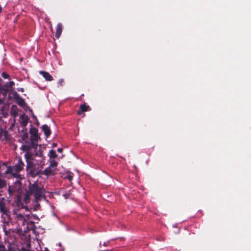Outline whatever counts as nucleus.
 Returning <instances> with one entry per match:
<instances>
[{
    "mask_svg": "<svg viewBox=\"0 0 251 251\" xmlns=\"http://www.w3.org/2000/svg\"><path fill=\"white\" fill-rule=\"evenodd\" d=\"M20 118H22V125L23 126H25L27 124L28 120L27 119H24L23 116H21Z\"/></svg>",
    "mask_w": 251,
    "mask_h": 251,
    "instance_id": "aec40b11",
    "label": "nucleus"
},
{
    "mask_svg": "<svg viewBox=\"0 0 251 251\" xmlns=\"http://www.w3.org/2000/svg\"><path fill=\"white\" fill-rule=\"evenodd\" d=\"M3 231L4 232L5 234L6 235H8L9 233L10 232V230L9 229V230H7V229H6V227H5V226L4 225L3 226Z\"/></svg>",
    "mask_w": 251,
    "mask_h": 251,
    "instance_id": "b1692460",
    "label": "nucleus"
},
{
    "mask_svg": "<svg viewBox=\"0 0 251 251\" xmlns=\"http://www.w3.org/2000/svg\"><path fill=\"white\" fill-rule=\"evenodd\" d=\"M6 185L5 182L2 179L0 178V188H3Z\"/></svg>",
    "mask_w": 251,
    "mask_h": 251,
    "instance_id": "4be33fe9",
    "label": "nucleus"
},
{
    "mask_svg": "<svg viewBox=\"0 0 251 251\" xmlns=\"http://www.w3.org/2000/svg\"><path fill=\"white\" fill-rule=\"evenodd\" d=\"M17 205V207H15L13 210V214L15 215V219L17 221L19 226H21L24 227L25 232L26 230H29L28 225L29 222V215L24 213V206L23 204L19 198L17 199L16 201Z\"/></svg>",
    "mask_w": 251,
    "mask_h": 251,
    "instance_id": "f257e3e1",
    "label": "nucleus"
},
{
    "mask_svg": "<svg viewBox=\"0 0 251 251\" xmlns=\"http://www.w3.org/2000/svg\"><path fill=\"white\" fill-rule=\"evenodd\" d=\"M64 83V80L63 79H60L59 80L58 83L60 85L62 86L63 85V83Z\"/></svg>",
    "mask_w": 251,
    "mask_h": 251,
    "instance_id": "c85d7f7f",
    "label": "nucleus"
},
{
    "mask_svg": "<svg viewBox=\"0 0 251 251\" xmlns=\"http://www.w3.org/2000/svg\"><path fill=\"white\" fill-rule=\"evenodd\" d=\"M27 191L28 194L34 195L36 202L41 201L42 198L45 197V190L36 182L32 184L29 182Z\"/></svg>",
    "mask_w": 251,
    "mask_h": 251,
    "instance_id": "7ed1b4c3",
    "label": "nucleus"
},
{
    "mask_svg": "<svg viewBox=\"0 0 251 251\" xmlns=\"http://www.w3.org/2000/svg\"><path fill=\"white\" fill-rule=\"evenodd\" d=\"M1 75L4 78H8L9 77V75L5 72H3L2 74H1Z\"/></svg>",
    "mask_w": 251,
    "mask_h": 251,
    "instance_id": "393cba45",
    "label": "nucleus"
},
{
    "mask_svg": "<svg viewBox=\"0 0 251 251\" xmlns=\"http://www.w3.org/2000/svg\"><path fill=\"white\" fill-rule=\"evenodd\" d=\"M55 170V169L49 166L44 170L43 174L46 176L53 175Z\"/></svg>",
    "mask_w": 251,
    "mask_h": 251,
    "instance_id": "9d476101",
    "label": "nucleus"
},
{
    "mask_svg": "<svg viewBox=\"0 0 251 251\" xmlns=\"http://www.w3.org/2000/svg\"><path fill=\"white\" fill-rule=\"evenodd\" d=\"M39 73L42 75L46 80L50 81L53 80V77L48 72L44 71H41L39 72Z\"/></svg>",
    "mask_w": 251,
    "mask_h": 251,
    "instance_id": "1a4fd4ad",
    "label": "nucleus"
},
{
    "mask_svg": "<svg viewBox=\"0 0 251 251\" xmlns=\"http://www.w3.org/2000/svg\"><path fill=\"white\" fill-rule=\"evenodd\" d=\"M13 114H14V116H15L17 115V112H16V111H14V112H13Z\"/></svg>",
    "mask_w": 251,
    "mask_h": 251,
    "instance_id": "f704fd0d",
    "label": "nucleus"
},
{
    "mask_svg": "<svg viewBox=\"0 0 251 251\" xmlns=\"http://www.w3.org/2000/svg\"><path fill=\"white\" fill-rule=\"evenodd\" d=\"M31 153L26 152L25 157L26 159L27 165L26 169L32 177H35L40 174V171L36 168L35 164L33 162V158L31 157Z\"/></svg>",
    "mask_w": 251,
    "mask_h": 251,
    "instance_id": "20e7f679",
    "label": "nucleus"
},
{
    "mask_svg": "<svg viewBox=\"0 0 251 251\" xmlns=\"http://www.w3.org/2000/svg\"><path fill=\"white\" fill-rule=\"evenodd\" d=\"M49 156L50 158H55L57 157V154L55 151L53 150H51L50 151Z\"/></svg>",
    "mask_w": 251,
    "mask_h": 251,
    "instance_id": "f3484780",
    "label": "nucleus"
},
{
    "mask_svg": "<svg viewBox=\"0 0 251 251\" xmlns=\"http://www.w3.org/2000/svg\"><path fill=\"white\" fill-rule=\"evenodd\" d=\"M7 131L0 127V139H5L7 137Z\"/></svg>",
    "mask_w": 251,
    "mask_h": 251,
    "instance_id": "4468645a",
    "label": "nucleus"
},
{
    "mask_svg": "<svg viewBox=\"0 0 251 251\" xmlns=\"http://www.w3.org/2000/svg\"><path fill=\"white\" fill-rule=\"evenodd\" d=\"M30 195V194H28V191L27 190L26 193L25 194L24 199V201L25 203L29 202Z\"/></svg>",
    "mask_w": 251,
    "mask_h": 251,
    "instance_id": "6ab92c4d",
    "label": "nucleus"
},
{
    "mask_svg": "<svg viewBox=\"0 0 251 251\" xmlns=\"http://www.w3.org/2000/svg\"><path fill=\"white\" fill-rule=\"evenodd\" d=\"M63 151V149L62 148H58L57 149V151L59 153H61Z\"/></svg>",
    "mask_w": 251,
    "mask_h": 251,
    "instance_id": "7c9ffc66",
    "label": "nucleus"
},
{
    "mask_svg": "<svg viewBox=\"0 0 251 251\" xmlns=\"http://www.w3.org/2000/svg\"><path fill=\"white\" fill-rule=\"evenodd\" d=\"M62 32V25L61 23H58L56 26V31L55 35L57 39H59Z\"/></svg>",
    "mask_w": 251,
    "mask_h": 251,
    "instance_id": "ddd939ff",
    "label": "nucleus"
},
{
    "mask_svg": "<svg viewBox=\"0 0 251 251\" xmlns=\"http://www.w3.org/2000/svg\"><path fill=\"white\" fill-rule=\"evenodd\" d=\"M38 147H36V148H31L30 149V153L31 154V158H33V156H38L39 157H42L43 156V151L40 150V148H41V147L39 146V150L38 151H37V149H38Z\"/></svg>",
    "mask_w": 251,
    "mask_h": 251,
    "instance_id": "0eeeda50",
    "label": "nucleus"
},
{
    "mask_svg": "<svg viewBox=\"0 0 251 251\" xmlns=\"http://www.w3.org/2000/svg\"><path fill=\"white\" fill-rule=\"evenodd\" d=\"M56 146H57V144H56V143H53V144H52V147H53V148H54V147H56Z\"/></svg>",
    "mask_w": 251,
    "mask_h": 251,
    "instance_id": "473e14b6",
    "label": "nucleus"
},
{
    "mask_svg": "<svg viewBox=\"0 0 251 251\" xmlns=\"http://www.w3.org/2000/svg\"><path fill=\"white\" fill-rule=\"evenodd\" d=\"M38 129L35 127H32L30 129V142L28 145L22 146L21 149L23 151L30 153V150L31 148H34L38 146L37 143L40 137L38 135Z\"/></svg>",
    "mask_w": 251,
    "mask_h": 251,
    "instance_id": "f03ea898",
    "label": "nucleus"
},
{
    "mask_svg": "<svg viewBox=\"0 0 251 251\" xmlns=\"http://www.w3.org/2000/svg\"><path fill=\"white\" fill-rule=\"evenodd\" d=\"M42 131L46 137H49L51 134V131L50 127L47 125H44L41 127Z\"/></svg>",
    "mask_w": 251,
    "mask_h": 251,
    "instance_id": "f8f14e48",
    "label": "nucleus"
},
{
    "mask_svg": "<svg viewBox=\"0 0 251 251\" xmlns=\"http://www.w3.org/2000/svg\"><path fill=\"white\" fill-rule=\"evenodd\" d=\"M18 164L21 166L22 170L23 169L24 166H25L24 163L22 161L21 159L19 160Z\"/></svg>",
    "mask_w": 251,
    "mask_h": 251,
    "instance_id": "bb28decb",
    "label": "nucleus"
},
{
    "mask_svg": "<svg viewBox=\"0 0 251 251\" xmlns=\"http://www.w3.org/2000/svg\"><path fill=\"white\" fill-rule=\"evenodd\" d=\"M14 99L15 100L16 102L20 106H22L25 103V101L24 99H23L19 94H18L16 92H14L13 93Z\"/></svg>",
    "mask_w": 251,
    "mask_h": 251,
    "instance_id": "6e6552de",
    "label": "nucleus"
},
{
    "mask_svg": "<svg viewBox=\"0 0 251 251\" xmlns=\"http://www.w3.org/2000/svg\"><path fill=\"white\" fill-rule=\"evenodd\" d=\"M57 165V162L56 161L53 160H52L51 161H50V166L56 169Z\"/></svg>",
    "mask_w": 251,
    "mask_h": 251,
    "instance_id": "412c9836",
    "label": "nucleus"
},
{
    "mask_svg": "<svg viewBox=\"0 0 251 251\" xmlns=\"http://www.w3.org/2000/svg\"><path fill=\"white\" fill-rule=\"evenodd\" d=\"M18 91H20L21 92H24L25 90L23 88H18Z\"/></svg>",
    "mask_w": 251,
    "mask_h": 251,
    "instance_id": "c756f323",
    "label": "nucleus"
},
{
    "mask_svg": "<svg viewBox=\"0 0 251 251\" xmlns=\"http://www.w3.org/2000/svg\"><path fill=\"white\" fill-rule=\"evenodd\" d=\"M73 176L72 174H68L66 177L69 180L71 181L73 179Z\"/></svg>",
    "mask_w": 251,
    "mask_h": 251,
    "instance_id": "a878e982",
    "label": "nucleus"
},
{
    "mask_svg": "<svg viewBox=\"0 0 251 251\" xmlns=\"http://www.w3.org/2000/svg\"><path fill=\"white\" fill-rule=\"evenodd\" d=\"M2 79L0 78V94H2L3 97H4L5 95L6 94V91L1 87V81ZM3 101V98H0V103H2Z\"/></svg>",
    "mask_w": 251,
    "mask_h": 251,
    "instance_id": "2eb2a0df",
    "label": "nucleus"
},
{
    "mask_svg": "<svg viewBox=\"0 0 251 251\" xmlns=\"http://www.w3.org/2000/svg\"><path fill=\"white\" fill-rule=\"evenodd\" d=\"M45 251H50L48 248H46Z\"/></svg>",
    "mask_w": 251,
    "mask_h": 251,
    "instance_id": "c9c22d12",
    "label": "nucleus"
},
{
    "mask_svg": "<svg viewBox=\"0 0 251 251\" xmlns=\"http://www.w3.org/2000/svg\"><path fill=\"white\" fill-rule=\"evenodd\" d=\"M0 212L2 215H5L8 220H10L11 215L9 209L6 206L5 202L2 201H0Z\"/></svg>",
    "mask_w": 251,
    "mask_h": 251,
    "instance_id": "423d86ee",
    "label": "nucleus"
},
{
    "mask_svg": "<svg viewBox=\"0 0 251 251\" xmlns=\"http://www.w3.org/2000/svg\"><path fill=\"white\" fill-rule=\"evenodd\" d=\"M22 139L25 143L28 142V134L27 132L24 133L21 136Z\"/></svg>",
    "mask_w": 251,
    "mask_h": 251,
    "instance_id": "a211bd4d",
    "label": "nucleus"
},
{
    "mask_svg": "<svg viewBox=\"0 0 251 251\" xmlns=\"http://www.w3.org/2000/svg\"><path fill=\"white\" fill-rule=\"evenodd\" d=\"M63 196H64V197H65L66 198H67L68 197V196H69V195H68V194H64L63 195Z\"/></svg>",
    "mask_w": 251,
    "mask_h": 251,
    "instance_id": "2f4dec72",
    "label": "nucleus"
},
{
    "mask_svg": "<svg viewBox=\"0 0 251 251\" xmlns=\"http://www.w3.org/2000/svg\"><path fill=\"white\" fill-rule=\"evenodd\" d=\"M80 110L77 111L78 115H81L82 112H84L90 110V107L88 105L86 104H81L79 107Z\"/></svg>",
    "mask_w": 251,
    "mask_h": 251,
    "instance_id": "9b49d317",
    "label": "nucleus"
},
{
    "mask_svg": "<svg viewBox=\"0 0 251 251\" xmlns=\"http://www.w3.org/2000/svg\"><path fill=\"white\" fill-rule=\"evenodd\" d=\"M7 251H20L16 247L12 246L11 243H8Z\"/></svg>",
    "mask_w": 251,
    "mask_h": 251,
    "instance_id": "dca6fc26",
    "label": "nucleus"
},
{
    "mask_svg": "<svg viewBox=\"0 0 251 251\" xmlns=\"http://www.w3.org/2000/svg\"><path fill=\"white\" fill-rule=\"evenodd\" d=\"M15 85V83L14 81H11L10 82H9L8 83V87H12V86H13L14 85Z\"/></svg>",
    "mask_w": 251,
    "mask_h": 251,
    "instance_id": "cd10ccee",
    "label": "nucleus"
},
{
    "mask_svg": "<svg viewBox=\"0 0 251 251\" xmlns=\"http://www.w3.org/2000/svg\"><path fill=\"white\" fill-rule=\"evenodd\" d=\"M22 251H27V250L25 248H22Z\"/></svg>",
    "mask_w": 251,
    "mask_h": 251,
    "instance_id": "72a5a7b5",
    "label": "nucleus"
},
{
    "mask_svg": "<svg viewBox=\"0 0 251 251\" xmlns=\"http://www.w3.org/2000/svg\"><path fill=\"white\" fill-rule=\"evenodd\" d=\"M0 251H7L5 247L1 243H0Z\"/></svg>",
    "mask_w": 251,
    "mask_h": 251,
    "instance_id": "5701e85b",
    "label": "nucleus"
},
{
    "mask_svg": "<svg viewBox=\"0 0 251 251\" xmlns=\"http://www.w3.org/2000/svg\"><path fill=\"white\" fill-rule=\"evenodd\" d=\"M22 170L21 166L18 163L14 166L12 168L9 167L7 168V170L5 172L6 174L11 173L12 175L14 177L20 179H22L24 178L23 176L18 174L19 172Z\"/></svg>",
    "mask_w": 251,
    "mask_h": 251,
    "instance_id": "39448f33",
    "label": "nucleus"
}]
</instances>
